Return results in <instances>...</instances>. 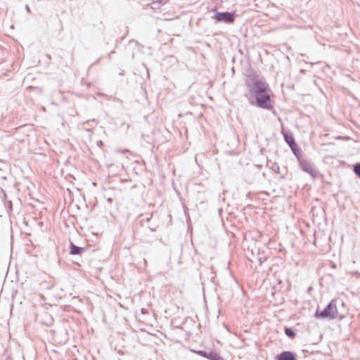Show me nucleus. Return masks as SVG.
Wrapping results in <instances>:
<instances>
[{
  "label": "nucleus",
  "mask_w": 360,
  "mask_h": 360,
  "mask_svg": "<svg viewBox=\"0 0 360 360\" xmlns=\"http://www.w3.org/2000/svg\"><path fill=\"white\" fill-rule=\"evenodd\" d=\"M267 90H269L268 84L266 82L257 80L254 83L250 91L255 95L259 107L271 109L272 104Z\"/></svg>",
  "instance_id": "obj_1"
},
{
  "label": "nucleus",
  "mask_w": 360,
  "mask_h": 360,
  "mask_svg": "<svg viewBox=\"0 0 360 360\" xmlns=\"http://www.w3.org/2000/svg\"><path fill=\"white\" fill-rule=\"evenodd\" d=\"M338 312L336 302L334 300H331L323 310L321 311H316L314 314L316 318L329 320L335 319L338 318Z\"/></svg>",
  "instance_id": "obj_2"
},
{
  "label": "nucleus",
  "mask_w": 360,
  "mask_h": 360,
  "mask_svg": "<svg viewBox=\"0 0 360 360\" xmlns=\"http://www.w3.org/2000/svg\"><path fill=\"white\" fill-rule=\"evenodd\" d=\"M235 18V14L234 13H229V12H224V13H219L217 12V14L215 15V19L218 22L224 21L225 22L231 23L234 21Z\"/></svg>",
  "instance_id": "obj_3"
},
{
  "label": "nucleus",
  "mask_w": 360,
  "mask_h": 360,
  "mask_svg": "<svg viewBox=\"0 0 360 360\" xmlns=\"http://www.w3.org/2000/svg\"><path fill=\"white\" fill-rule=\"evenodd\" d=\"M300 166L302 170L308 173L311 176L314 177L316 176V172L312 166V165L306 160H300Z\"/></svg>",
  "instance_id": "obj_4"
},
{
  "label": "nucleus",
  "mask_w": 360,
  "mask_h": 360,
  "mask_svg": "<svg viewBox=\"0 0 360 360\" xmlns=\"http://www.w3.org/2000/svg\"><path fill=\"white\" fill-rule=\"evenodd\" d=\"M284 139L285 142L288 144V146L290 147L292 150L295 152V148L297 147V144L295 141V139L292 135V134H290L288 132H282Z\"/></svg>",
  "instance_id": "obj_5"
},
{
  "label": "nucleus",
  "mask_w": 360,
  "mask_h": 360,
  "mask_svg": "<svg viewBox=\"0 0 360 360\" xmlns=\"http://www.w3.org/2000/svg\"><path fill=\"white\" fill-rule=\"evenodd\" d=\"M278 360H296L295 355L292 352L285 351L277 356Z\"/></svg>",
  "instance_id": "obj_6"
},
{
  "label": "nucleus",
  "mask_w": 360,
  "mask_h": 360,
  "mask_svg": "<svg viewBox=\"0 0 360 360\" xmlns=\"http://www.w3.org/2000/svg\"><path fill=\"white\" fill-rule=\"evenodd\" d=\"M83 250H84L83 248H79L71 243V244H70V254L71 255H80Z\"/></svg>",
  "instance_id": "obj_7"
},
{
  "label": "nucleus",
  "mask_w": 360,
  "mask_h": 360,
  "mask_svg": "<svg viewBox=\"0 0 360 360\" xmlns=\"http://www.w3.org/2000/svg\"><path fill=\"white\" fill-rule=\"evenodd\" d=\"M209 356L207 357L210 360H224V359L216 352H209Z\"/></svg>",
  "instance_id": "obj_8"
},
{
  "label": "nucleus",
  "mask_w": 360,
  "mask_h": 360,
  "mask_svg": "<svg viewBox=\"0 0 360 360\" xmlns=\"http://www.w3.org/2000/svg\"><path fill=\"white\" fill-rule=\"evenodd\" d=\"M285 333L288 337H289L290 338H293L295 336V331L293 330V329H292L290 328H285Z\"/></svg>",
  "instance_id": "obj_9"
},
{
  "label": "nucleus",
  "mask_w": 360,
  "mask_h": 360,
  "mask_svg": "<svg viewBox=\"0 0 360 360\" xmlns=\"http://www.w3.org/2000/svg\"><path fill=\"white\" fill-rule=\"evenodd\" d=\"M354 172L359 177H360V163L356 164L354 165Z\"/></svg>",
  "instance_id": "obj_10"
},
{
  "label": "nucleus",
  "mask_w": 360,
  "mask_h": 360,
  "mask_svg": "<svg viewBox=\"0 0 360 360\" xmlns=\"http://www.w3.org/2000/svg\"><path fill=\"white\" fill-rule=\"evenodd\" d=\"M198 354L201 356H203V357H205L207 359V357L209 356V352H206V351H199L198 352Z\"/></svg>",
  "instance_id": "obj_11"
},
{
  "label": "nucleus",
  "mask_w": 360,
  "mask_h": 360,
  "mask_svg": "<svg viewBox=\"0 0 360 360\" xmlns=\"http://www.w3.org/2000/svg\"><path fill=\"white\" fill-rule=\"evenodd\" d=\"M26 10H27V12H29V13L30 12V7H29V6H28V5H26Z\"/></svg>",
  "instance_id": "obj_12"
},
{
  "label": "nucleus",
  "mask_w": 360,
  "mask_h": 360,
  "mask_svg": "<svg viewBox=\"0 0 360 360\" xmlns=\"http://www.w3.org/2000/svg\"><path fill=\"white\" fill-rule=\"evenodd\" d=\"M114 53V51H111V53L109 54V57L111 56V54Z\"/></svg>",
  "instance_id": "obj_13"
},
{
  "label": "nucleus",
  "mask_w": 360,
  "mask_h": 360,
  "mask_svg": "<svg viewBox=\"0 0 360 360\" xmlns=\"http://www.w3.org/2000/svg\"><path fill=\"white\" fill-rule=\"evenodd\" d=\"M108 201L111 202V201H112V199H111V198H108Z\"/></svg>",
  "instance_id": "obj_14"
},
{
  "label": "nucleus",
  "mask_w": 360,
  "mask_h": 360,
  "mask_svg": "<svg viewBox=\"0 0 360 360\" xmlns=\"http://www.w3.org/2000/svg\"><path fill=\"white\" fill-rule=\"evenodd\" d=\"M274 168H278V166L276 165V166H274Z\"/></svg>",
  "instance_id": "obj_15"
},
{
  "label": "nucleus",
  "mask_w": 360,
  "mask_h": 360,
  "mask_svg": "<svg viewBox=\"0 0 360 360\" xmlns=\"http://www.w3.org/2000/svg\"><path fill=\"white\" fill-rule=\"evenodd\" d=\"M274 168H278V166L276 165V166H274Z\"/></svg>",
  "instance_id": "obj_16"
}]
</instances>
